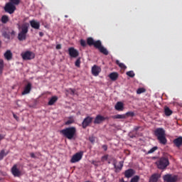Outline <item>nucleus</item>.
Returning a JSON list of instances; mask_svg holds the SVG:
<instances>
[{
    "label": "nucleus",
    "instance_id": "f257e3e1",
    "mask_svg": "<svg viewBox=\"0 0 182 182\" xmlns=\"http://www.w3.org/2000/svg\"><path fill=\"white\" fill-rule=\"evenodd\" d=\"M80 44L83 48H85L87 45L89 46H94V48L97 49L100 53L104 54L105 55H109V51L102 46V41L100 40L95 41L93 38L89 37L86 41L80 39Z\"/></svg>",
    "mask_w": 182,
    "mask_h": 182
},
{
    "label": "nucleus",
    "instance_id": "f03ea898",
    "mask_svg": "<svg viewBox=\"0 0 182 182\" xmlns=\"http://www.w3.org/2000/svg\"><path fill=\"white\" fill-rule=\"evenodd\" d=\"M29 26L30 24L28 23H24L22 25H20L19 23L17 24V28H18V31H20L18 35L17 36V39H18V41H23L26 40Z\"/></svg>",
    "mask_w": 182,
    "mask_h": 182
},
{
    "label": "nucleus",
    "instance_id": "7ed1b4c3",
    "mask_svg": "<svg viewBox=\"0 0 182 182\" xmlns=\"http://www.w3.org/2000/svg\"><path fill=\"white\" fill-rule=\"evenodd\" d=\"M76 132L77 129L75 127L65 128L60 131V134H62L65 138H67L68 139H73L75 136Z\"/></svg>",
    "mask_w": 182,
    "mask_h": 182
},
{
    "label": "nucleus",
    "instance_id": "20e7f679",
    "mask_svg": "<svg viewBox=\"0 0 182 182\" xmlns=\"http://www.w3.org/2000/svg\"><path fill=\"white\" fill-rule=\"evenodd\" d=\"M154 135L157 137L159 143L164 145L167 144V139L166 137V131L164 128H157L154 130Z\"/></svg>",
    "mask_w": 182,
    "mask_h": 182
},
{
    "label": "nucleus",
    "instance_id": "39448f33",
    "mask_svg": "<svg viewBox=\"0 0 182 182\" xmlns=\"http://www.w3.org/2000/svg\"><path fill=\"white\" fill-rule=\"evenodd\" d=\"M155 164L159 170H166L170 165V161L168 158L161 157L155 162Z\"/></svg>",
    "mask_w": 182,
    "mask_h": 182
},
{
    "label": "nucleus",
    "instance_id": "423d86ee",
    "mask_svg": "<svg viewBox=\"0 0 182 182\" xmlns=\"http://www.w3.org/2000/svg\"><path fill=\"white\" fill-rule=\"evenodd\" d=\"M163 180L165 182H178V176L168 173V174L163 176Z\"/></svg>",
    "mask_w": 182,
    "mask_h": 182
},
{
    "label": "nucleus",
    "instance_id": "0eeeda50",
    "mask_svg": "<svg viewBox=\"0 0 182 182\" xmlns=\"http://www.w3.org/2000/svg\"><path fill=\"white\" fill-rule=\"evenodd\" d=\"M35 53L31 51H26L21 53V58H23L24 60H33L35 58Z\"/></svg>",
    "mask_w": 182,
    "mask_h": 182
},
{
    "label": "nucleus",
    "instance_id": "6e6552de",
    "mask_svg": "<svg viewBox=\"0 0 182 182\" xmlns=\"http://www.w3.org/2000/svg\"><path fill=\"white\" fill-rule=\"evenodd\" d=\"M82 156H83V151H80V152L76 153L75 154H74L72 156V158L70 159V162L76 163V162L80 161L82 158Z\"/></svg>",
    "mask_w": 182,
    "mask_h": 182
},
{
    "label": "nucleus",
    "instance_id": "1a4fd4ad",
    "mask_svg": "<svg viewBox=\"0 0 182 182\" xmlns=\"http://www.w3.org/2000/svg\"><path fill=\"white\" fill-rule=\"evenodd\" d=\"M16 6L10 2L6 4V5L4 8L5 11L10 14H14V11H16Z\"/></svg>",
    "mask_w": 182,
    "mask_h": 182
},
{
    "label": "nucleus",
    "instance_id": "9d476101",
    "mask_svg": "<svg viewBox=\"0 0 182 182\" xmlns=\"http://www.w3.org/2000/svg\"><path fill=\"white\" fill-rule=\"evenodd\" d=\"M11 174H13L14 177H21V176H22V172L18 168L16 164L13 165V167H11Z\"/></svg>",
    "mask_w": 182,
    "mask_h": 182
},
{
    "label": "nucleus",
    "instance_id": "9b49d317",
    "mask_svg": "<svg viewBox=\"0 0 182 182\" xmlns=\"http://www.w3.org/2000/svg\"><path fill=\"white\" fill-rule=\"evenodd\" d=\"M93 121V117H91L90 116L86 117L82 122V127L83 129L87 128Z\"/></svg>",
    "mask_w": 182,
    "mask_h": 182
},
{
    "label": "nucleus",
    "instance_id": "f8f14e48",
    "mask_svg": "<svg viewBox=\"0 0 182 182\" xmlns=\"http://www.w3.org/2000/svg\"><path fill=\"white\" fill-rule=\"evenodd\" d=\"M119 166H117V160L114 159L113 161V166L114 168L115 169V173H119V171H121L124 167V161H119Z\"/></svg>",
    "mask_w": 182,
    "mask_h": 182
},
{
    "label": "nucleus",
    "instance_id": "ddd939ff",
    "mask_svg": "<svg viewBox=\"0 0 182 182\" xmlns=\"http://www.w3.org/2000/svg\"><path fill=\"white\" fill-rule=\"evenodd\" d=\"M68 54L70 57L75 58L79 56L78 50H75L74 48H68Z\"/></svg>",
    "mask_w": 182,
    "mask_h": 182
},
{
    "label": "nucleus",
    "instance_id": "4468645a",
    "mask_svg": "<svg viewBox=\"0 0 182 182\" xmlns=\"http://www.w3.org/2000/svg\"><path fill=\"white\" fill-rule=\"evenodd\" d=\"M136 173V171H134V169L132 168H129L126 171H124V177L126 178H131V177H133V176H134V174Z\"/></svg>",
    "mask_w": 182,
    "mask_h": 182
},
{
    "label": "nucleus",
    "instance_id": "2eb2a0df",
    "mask_svg": "<svg viewBox=\"0 0 182 182\" xmlns=\"http://www.w3.org/2000/svg\"><path fill=\"white\" fill-rule=\"evenodd\" d=\"M161 176L159 173H153L149 180V182H158Z\"/></svg>",
    "mask_w": 182,
    "mask_h": 182
},
{
    "label": "nucleus",
    "instance_id": "dca6fc26",
    "mask_svg": "<svg viewBox=\"0 0 182 182\" xmlns=\"http://www.w3.org/2000/svg\"><path fill=\"white\" fill-rule=\"evenodd\" d=\"M92 75L94 76H98L99 74L101 73L102 70L100 67L97 66V65H94L92 68Z\"/></svg>",
    "mask_w": 182,
    "mask_h": 182
},
{
    "label": "nucleus",
    "instance_id": "f3484780",
    "mask_svg": "<svg viewBox=\"0 0 182 182\" xmlns=\"http://www.w3.org/2000/svg\"><path fill=\"white\" fill-rule=\"evenodd\" d=\"M31 89H32V85L31 82H28V84H27V85L24 87V90L23 91V92H21V95H25L29 94Z\"/></svg>",
    "mask_w": 182,
    "mask_h": 182
},
{
    "label": "nucleus",
    "instance_id": "a211bd4d",
    "mask_svg": "<svg viewBox=\"0 0 182 182\" xmlns=\"http://www.w3.org/2000/svg\"><path fill=\"white\" fill-rule=\"evenodd\" d=\"M30 26H31V28L36 30H38L41 27L40 23L36 21V20L30 21Z\"/></svg>",
    "mask_w": 182,
    "mask_h": 182
},
{
    "label": "nucleus",
    "instance_id": "6ab92c4d",
    "mask_svg": "<svg viewBox=\"0 0 182 182\" xmlns=\"http://www.w3.org/2000/svg\"><path fill=\"white\" fill-rule=\"evenodd\" d=\"M105 120V117H102L101 115H97L96 117L95 118L93 123L99 124Z\"/></svg>",
    "mask_w": 182,
    "mask_h": 182
},
{
    "label": "nucleus",
    "instance_id": "aec40b11",
    "mask_svg": "<svg viewBox=\"0 0 182 182\" xmlns=\"http://www.w3.org/2000/svg\"><path fill=\"white\" fill-rule=\"evenodd\" d=\"M114 108L117 111H123L124 110V104L122 102H117L114 105Z\"/></svg>",
    "mask_w": 182,
    "mask_h": 182
},
{
    "label": "nucleus",
    "instance_id": "412c9836",
    "mask_svg": "<svg viewBox=\"0 0 182 182\" xmlns=\"http://www.w3.org/2000/svg\"><path fill=\"white\" fill-rule=\"evenodd\" d=\"M4 57L7 60H11L13 58V54L10 50H8L5 53H4Z\"/></svg>",
    "mask_w": 182,
    "mask_h": 182
},
{
    "label": "nucleus",
    "instance_id": "4be33fe9",
    "mask_svg": "<svg viewBox=\"0 0 182 182\" xmlns=\"http://www.w3.org/2000/svg\"><path fill=\"white\" fill-rule=\"evenodd\" d=\"M173 144L177 146L180 147L182 145V136H179L173 140Z\"/></svg>",
    "mask_w": 182,
    "mask_h": 182
},
{
    "label": "nucleus",
    "instance_id": "5701e85b",
    "mask_svg": "<svg viewBox=\"0 0 182 182\" xmlns=\"http://www.w3.org/2000/svg\"><path fill=\"white\" fill-rule=\"evenodd\" d=\"M109 77L110 78V80L115 81L118 79L119 74L117 73H112L109 75Z\"/></svg>",
    "mask_w": 182,
    "mask_h": 182
},
{
    "label": "nucleus",
    "instance_id": "b1692460",
    "mask_svg": "<svg viewBox=\"0 0 182 182\" xmlns=\"http://www.w3.org/2000/svg\"><path fill=\"white\" fill-rule=\"evenodd\" d=\"M58 100V97L57 96H54L50 99L48 101V105L51 106L53 105Z\"/></svg>",
    "mask_w": 182,
    "mask_h": 182
},
{
    "label": "nucleus",
    "instance_id": "393cba45",
    "mask_svg": "<svg viewBox=\"0 0 182 182\" xmlns=\"http://www.w3.org/2000/svg\"><path fill=\"white\" fill-rule=\"evenodd\" d=\"M164 114H165V115H166V116H171V115L173 114V111L171 110L170 108L166 107V108L164 109Z\"/></svg>",
    "mask_w": 182,
    "mask_h": 182
},
{
    "label": "nucleus",
    "instance_id": "a878e982",
    "mask_svg": "<svg viewBox=\"0 0 182 182\" xmlns=\"http://www.w3.org/2000/svg\"><path fill=\"white\" fill-rule=\"evenodd\" d=\"M112 119H125L126 115L125 114H117L112 116Z\"/></svg>",
    "mask_w": 182,
    "mask_h": 182
},
{
    "label": "nucleus",
    "instance_id": "bb28decb",
    "mask_svg": "<svg viewBox=\"0 0 182 182\" xmlns=\"http://www.w3.org/2000/svg\"><path fill=\"white\" fill-rule=\"evenodd\" d=\"M4 68V61L0 59V73L2 74Z\"/></svg>",
    "mask_w": 182,
    "mask_h": 182
},
{
    "label": "nucleus",
    "instance_id": "cd10ccee",
    "mask_svg": "<svg viewBox=\"0 0 182 182\" xmlns=\"http://www.w3.org/2000/svg\"><path fill=\"white\" fill-rule=\"evenodd\" d=\"M9 154V151L5 152V150L3 149L0 152V161L4 159V156H6Z\"/></svg>",
    "mask_w": 182,
    "mask_h": 182
},
{
    "label": "nucleus",
    "instance_id": "c85d7f7f",
    "mask_svg": "<svg viewBox=\"0 0 182 182\" xmlns=\"http://www.w3.org/2000/svg\"><path fill=\"white\" fill-rule=\"evenodd\" d=\"M140 180V176L136 175L131 178L130 182H139Z\"/></svg>",
    "mask_w": 182,
    "mask_h": 182
},
{
    "label": "nucleus",
    "instance_id": "c756f323",
    "mask_svg": "<svg viewBox=\"0 0 182 182\" xmlns=\"http://www.w3.org/2000/svg\"><path fill=\"white\" fill-rule=\"evenodd\" d=\"M9 21V18L7 16H3L1 18V22L4 24H6V23H8Z\"/></svg>",
    "mask_w": 182,
    "mask_h": 182
},
{
    "label": "nucleus",
    "instance_id": "7c9ffc66",
    "mask_svg": "<svg viewBox=\"0 0 182 182\" xmlns=\"http://www.w3.org/2000/svg\"><path fill=\"white\" fill-rule=\"evenodd\" d=\"M116 64L122 69H126L127 66L124 63H121L119 60H116Z\"/></svg>",
    "mask_w": 182,
    "mask_h": 182
},
{
    "label": "nucleus",
    "instance_id": "2f4dec72",
    "mask_svg": "<svg viewBox=\"0 0 182 182\" xmlns=\"http://www.w3.org/2000/svg\"><path fill=\"white\" fill-rule=\"evenodd\" d=\"M126 75L130 77H134L135 76V73L134 71L131 70V71H128L126 73Z\"/></svg>",
    "mask_w": 182,
    "mask_h": 182
},
{
    "label": "nucleus",
    "instance_id": "473e14b6",
    "mask_svg": "<svg viewBox=\"0 0 182 182\" xmlns=\"http://www.w3.org/2000/svg\"><path fill=\"white\" fill-rule=\"evenodd\" d=\"M146 90V89H144V87H140V88H138L137 90H136V94H141V93H144L145 92Z\"/></svg>",
    "mask_w": 182,
    "mask_h": 182
},
{
    "label": "nucleus",
    "instance_id": "72a5a7b5",
    "mask_svg": "<svg viewBox=\"0 0 182 182\" xmlns=\"http://www.w3.org/2000/svg\"><path fill=\"white\" fill-rule=\"evenodd\" d=\"M20 0H10V4H12L13 5H18L20 4Z\"/></svg>",
    "mask_w": 182,
    "mask_h": 182
},
{
    "label": "nucleus",
    "instance_id": "f704fd0d",
    "mask_svg": "<svg viewBox=\"0 0 182 182\" xmlns=\"http://www.w3.org/2000/svg\"><path fill=\"white\" fill-rule=\"evenodd\" d=\"M157 149H158V147L154 146V147L151 148L149 151H148L146 154H149L154 153Z\"/></svg>",
    "mask_w": 182,
    "mask_h": 182
},
{
    "label": "nucleus",
    "instance_id": "c9c22d12",
    "mask_svg": "<svg viewBox=\"0 0 182 182\" xmlns=\"http://www.w3.org/2000/svg\"><path fill=\"white\" fill-rule=\"evenodd\" d=\"M80 63H81L80 58H77L75 63V65L77 68H80Z\"/></svg>",
    "mask_w": 182,
    "mask_h": 182
},
{
    "label": "nucleus",
    "instance_id": "e433bc0d",
    "mask_svg": "<svg viewBox=\"0 0 182 182\" xmlns=\"http://www.w3.org/2000/svg\"><path fill=\"white\" fill-rule=\"evenodd\" d=\"M108 157H109L108 154H105V156H102L101 157V161L104 162L105 161H107L108 160Z\"/></svg>",
    "mask_w": 182,
    "mask_h": 182
},
{
    "label": "nucleus",
    "instance_id": "4c0bfd02",
    "mask_svg": "<svg viewBox=\"0 0 182 182\" xmlns=\"http://www.w3.org/2000/svg\"><path fill=\"white\" fill-rule=\"evenodd\" d=\"M3 36L7 39H11V36L10 34L7 33V32H4L3 33Z\"/></svg>",
    "mask_w": 182,
    "mask_h": 182
},
{
    "label": "nucleus",
    "instance_id": "58836bf2",
    "mask_svg": "<svg viewBox=\"0 0 182 182\" xmlns=\"http://www.w3.org/2000/svg\"><path fill=\"white\" fill-rule=\"evenodd\" d=\"M68 92H69L70 95H74L75 94V90L70 88Z\"/></svg>",
    "mask_w": 182,
    "mask_h": 182
},
{
    "label": "nucleus",
    "instance_id": "ea45409f",
    "mask_svg": "<svg viewBox=\"0 0 182 182\" xmlns=\"http://www.w3.org/2000/svg\"><path fill=\"white\" fill-rule=\"evenodd\" d=\"M95 139H96V138L93 136H89V141L92 144H94L95 142Z\"/></svg>",
    "mask_w": 182,
    "mask_h": 182
},
{
    "label": "nucleus",
    "instance_id": "a19ab883",
    "mask_svg": "<svg viewBox=\"0 0 182 182\" xmlns=\"http://www.w3.org/2000/svg\"><path fill=\"white\" fill-rule=\"evenodd\" d=\"M74 122V120L73 119H69L68 120L67 122H65V125H69V124H71Z\"/></svg>",
    "mask_w": 182,
    "mask_h": 182
},
{
    "label": "nucleus",
    "instance_id": "79ce46f5",
    "mask_svg": "<svg viewBox=\"0 0 182 182\" xmlns=\"http://www.w3.org/2000/svg\"><path fill=\"white\" fill-rule=\"evenodd\" d=\"M10 36H11V38H14L16 36V32L13 30L10 33Z\"/></svg>",
    "mask_w": 182,
    "mask_h": 182
},
{
    "label": "nucleus",
    "instance_id": "37998d69",
    "mask_svg": "<svg viewBox=\"0 0 182 182\" xmlns=\"http://www.w3.org/2000/svg\"><path fill=\"white\" fill-rule=\"evenodd\" d=\"M126 115L134 117V112H128L126 113Z\"/></svg>",
    "mask_w": 182,
    "mask_h": 182
},
{
    "label": "nucleus",
    "instance_id": "c03bdc74",
    "mask_svg": "<svg viewBox=\"0 0 182 182\" xmlns=\"http://www.w3.org/2000/svg\"><path fill=\"white\" fill-rule=\"evenodd\" d=\"M91 164H93L95 167H98L97 162L96 161H92Z\"/></svg>",
    "mask_w": 182,
    "mask_h": 182
},
{
    "label": "nucleus",
    "instance_id": "a18cd8bd",
    "mask_svg": "<svg viewBox=\"0 0 182 182\" xmlns=\"http://www.w3.org/2000/svg\"><path fill=\"white\" fill-rule=\"evenodd\" d=\"M61 48H62V46H61L60 44L56 45V46H55V48H56L57 50L61 49Z\"/></svg>",
    "mask_w": 182,
    "mask_h": 182
},
{
    "label": "nucleus",
    "instance_id": "49530a36",
    "mask_svg": "<svg viewBox=\"0 0 182 182\" xmlns=\"http://www.w3.org/2000/svg\"><path fill=\"white\" fill-rule=\"evenodd\" d=\"M102 148L104 149V151H107V145L102 146Z\"/></svg>",
    "mask_w": 182,
    "mask_h": 182
},
{
    "label": "nucleus",
    "instance_id": "de8ad7c7",
    "mask_svg": "<svg viewBox=\"0 0 182 182\" xmlns=\"http://www.w3.org/2000/svg\"><path fill=\"white\" fill-rule=\"evenodd\" d=\"M30 156H31V158H34V159H36V156L35 155V154H34V153H31V154H30Z\"/></svg>",
    "mask_w": 182,
    "mask_h": 182
},
{
    "label": "nucleus",
    "instance_id": "09e8293b",
    "mask_svg": "<svg viewBox=\"0 0 182 182\" xmlns=\"http://www.w3.org/2000/svg\"><path fill=\"white\" fill-rule=\"evenodd\" d=\"M13 117H14V119H16V120L18 119V117L16 114H15L14 113L13 114Z\"/></svg>",
    "mask_w": 182,
    "mask_h": 182
},
{
    "label": "nucleus",
    "instance_id": "8fccbe9b",
    "mask_svg": "<svg viewBox=\"0 0 182 182\" xmlns=\"http://www.w3.org/2000/svg\"><path fill=\"white\" fill-rule=\"evenodd\" d=\"M38 34L40 35V37H43L44 36L43 32H40Z\"/></svg>",
    "mask_w": 182,
    "mask_h": 182
},
{
    "label": "nucleus",
    "instance_id": "3c124183",
    "mask_svg": "<svg viewBox=\"0 0 182 182\" xmlns=\"http://www.w3.org/2000/svg\"><path fill=\"white\" fill-rule=\"evenodd\" d=\"M4 138V136L2 134H0V141Z\"/></svg>",
    "mask_w": 182,
    "mask_h": 182
},
{
    "label": "nucleus",
    "instance_id": "603ef678",
    "mask_svg": "<svg viewBox=\"0 0 182 182\" xmlns=\"http://www.w3.org/2000/svg\"><path fill=\"white\" fill-rule=\"evenodd\" d=\"M119 182H124V178H122Z\"/></svg>",
    "mask_w": 182,
    "mask_h": 182
},
{
    "label": "nucleus",
    "instance_id": "864d4df0",
    "mask_svg": "<svg viewBox=\"0 0 182 182\" xmlns=\"http://www.w3.org/2000/svg\"><path fill=\"white\" fill-rule=\"evenodd\" d=\"M105 118V119H109V117H104Z\"/></svg>",
    "mask_w": 182,
    "mask_h": 182
},
{
    "label": "nucleus",
    "instance_id": "5fc2aeb1",
    "mask_svg": "<svg viewBox=\"0 0 182 182\" xmlns=\"http://www.w3.org/2000/svg\"><path fill=\"white\" fill-rule=\"evenodd\" d=\"M1 44H2V43H1V41H0V48H1Z\"/></svg>",
    "mask_w": 182,
    "mask_h": 182
},
{
    "label": "nucleus",
    "instance_id": "6e6d98bb",
    "mask_svg": "<svg viewBox=\"0 0 182 182\" xmlns=\"http://www.w3.org/2000/svg\"><path fill=\"white\" fill-rule=\"evenodd\" d=\"M108 164H111V162H110V161H108Z\"/></svg>",
    "mask_w": 182,
    "mask_h": 182
}]
</instances>
